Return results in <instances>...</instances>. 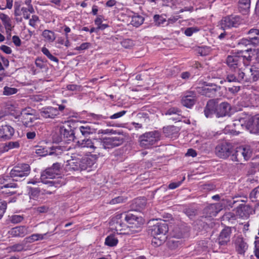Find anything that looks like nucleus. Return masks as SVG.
I'll return each mask as SVG.
<instances>
[{"label":"nucleus","mask_w":259,"mask_h":259,"mask_svg":"<svg viewBox=\"0 0 259 259\" xmlns=\"http://www.w3.org/2000/svg\"><path fill=\"white\" fill-rule=\"evenodd\" d=\"M139 218L131 213H122L116 215L110 223L111 229L117 234L131 235L141 230Z\"/></svg>","instance_id":"nucleus-1"},{"label":"nucleus","mask_w":259,"mask_h":259,"mask_svg":"<svg viewBox=\"0 0 259 259\" xmlns=\"http://www.w3.org/2000/svg\"><path fill=\"white\" fill-rule=\"evenodd\" d=\"M124 141L123 135L118 133L114 136L105 137L102 139H84L80 143L81 147L90 148L92 152L100 153L102 149H109L119 146Z\"/></svg>","instance_id":"nucleus-2"},{"label":"nucleus","mask_w":259,"mask_h":259,"mask_svg":"<svg viewBox=\"0 0 259 259\" xmlns=\"http://www.w3.org/2000/svg\"><path fill=\"white\" fill-rule=\"evenodd\" d=\"M249 50V49L244 51L241 50L227 57L226 62L230 70L236 69H242V68L250 65L251 56L246 55ZM250 50L251 51V49Z\"/></svg>","instance_id":"nucleus-3"},{"label":"nucleus","mask_w":259,"mask_h":259,"mask_svg":"<svg viewBox=\"0 0 259 259\" xmlns=\"http://www.w3.org/2000/svg\"><path fill=\"white\" fill-rule=\"evenodd\" d=\"M168 231L167 224L164 221L156 222L153 226H149L148 233L153 236L152 244L160 245L166 238L165 235Z\"/></svg>","instance_id":"nucleus-4"},{"label":"nucleus","mask_w":259,"mask_h":259,"mask_svg":"<svg viewBox=\"0 0 259 259\" xmlns=\"http://www.w3.org/2000/svg\"><path fill=\"white\" fill-rule=\"evenodd\" d=\"M252 150L249 145L241 146L234 148V152L231 155V160L233 161L244 162L248 160L251 157Z\"/></svg>","instance_id":"nucleus-5"},{"label":"nucleus","mask_w":259,"mask_h":259,"mask_svg":"<svg viewBox=\"0 0 259 259\" xmlns=\"http://www.w3.org/2000/svg\"><path fill=\"white\" fill-rule=\"evenodd\" d=\"M160 139V133L158 131L145 133L139 138L140 145L144 148H149L155 145Z\"/></svg>","instance_id":"nucleus-6"},{"label":"nucleus","mask_w":259,"mask_h":259,"mask_svg":"<svg viewBox=\"0 0 259 259\" xmlns=\"http://www.w3.org/2000/svg\"><path fill=\"white\" fill-rule=\"evenodd\" d=\"M30 172V166L26 163L18 164L10 172V177L14 181H21L27 177Z\"/></svg>","instance_id":"nucleus-7"},{"label":"nucleus","mask_w":259,"mask_h":259,"mask_svg":"<svg viewBox=\"0 0 259 259\" xmlns=\"http://www.w3.org/2000/svg\"><path fill=\"white\" fill-rule=\"evenodd\" d=\"M74 131L70 126L67 128L64 126H61L59 128L58 133L53 135V140L58 143L61 142L69 143L74 140Z\"/></svg>","instance_id":"nucleus-8"},{"label":"nucleus","mask_w":259,"mask_h":259,"mask_svg":"<svg viewBox=\"0 0 259 259\" xmlns=\"http://www.w3.org/2000/svg\"><path fill=\"white\" fill-rule=\"evenodd\" d=\"M234 152V147L232 144L228 142H222L218 144L215 148L216 155L223 159H226L230 156Z\"/></svg>","instance_id":"nucleus-9"},{"label":"nucleus","mask_w":259,"mask_h":259,"mask_svg":"<svg viewBox=\"0 0 259 259\" xmlns=\"http://www.w3.org/2000/svg\"><path fill=\"white\" fill-rule=\"evenodd\" d=\"M232 72L229 73L226 79L228 82H237L242 83H246V71L245 67L242 69H236L231 70Z\"/></svg>","instance_id":"nucleus-10"},{"label":"nucleus","mask_w":259,"mask_h":259,"mask_svg":"<svg viewBox=\"0 0 259 259\" xmlns=\"http://www.w3.org/2000/svg\"><path fill=\"white\" fill-rule=\"evenodd\" d=\"M61 165L60 163H54L52 166L46 169L41 174L40 179L41 181L46 180L47 179H53L56 176L59 174L61 171Z\"/></svg>","instance_id":"nucleus-11"},{"label":"nucleus","mask_w":259,"mask_h":259,"mask_svg":"<svg viewBox=\"0 0 259 259\" xmlns=\"http://www.w3.org/2000/svg\"><path fill=\"white\" fill-rule=\"evenodd\" d=\"M233 243L237 253L244 255L248 245L243 236L241 235H235L233 238Z\"/></svg>","instance_id":"nucleus-12"},{"label":"nucleus","mask_w":259,"mask_h":259,"mask_svg":"<svg viewBox=\"0 0 259 259\" xmlns=\"http://www.w3.org/2000/svg\"><path fill=\"white\" fill-rule=\"evenodd\" d=\"M34 110L30 107L22 109L19 116L25 126H31V124L35 120V118L34 117Z\"/></svg>","instance_id":"nucleus-13"},{"label":"nucleus","mask_w":259,"mask_h":259,"mask_svg":"<svg viewBox=\"0 0 259 259\" xmlns=\"http://www.w3.org/2000/svg\"><path fill=\"white\" fill-rule=\"evenodd\" d=\"M241 22V18L237 15H230L225 17L221 22V28L224 29L225 28L231 27H237Z\"/></svg>","instance_id":"nucleus-14"},{"label":"nucleus","mask_w":259,"mask_h":259,"mask_svg":"<svg viewBox=\"0 0 259 259\" xmlns=\"http://www.w3.org/2000/svg\"><path fill=\"white\" fill-rule=\"evenodd\" d=\"M255 213V210L248 204H240L236 208V213L240 218L248 219L251 214Z\"/></svg>","instance_id":"nucleus-15"},{"label":"nucleus","mask_w":259,"mask_h":259,"mask_svg":"<svg viewBox=\"0 0 259 259\" xmlns=\"http://www.w3.org/2000/svg\"><path fill=\"white\" fill-rule=\"evenodd\" d=\"M15 133L14 128L9 124L0 125V141L4 142L12 139Z\"/></svg>","instance_id":"nucleus-16"},{"label":"nucleus","mask_w":259,"mask_h":259,"mask_svg":"<svg viewBox=\"0 0 259 259\" xmlns=\"http://www.w3.org/2000/svg\"><path fill=\"white\" fill-rule=\"evenodd\" d=\"M197 94L195 91H188L185 93L181 100L182 104L188 108H191L196 103Z\"/></svg>","instance_id":"nucleus-17"},{"label":"nucleus","mask_w":259,"mask_h":259,"mask_svg":"<svg viewBox=\"0 0 259 259\" xmlns=\"http://www.w3.org/2000/svg\"><path fill=\"white\" fill-rule=\"evenodd\" d=\"M227 200L223 199L220 203L211 204L205 209V212L209 216L215 215L220 210L225 207V202Z\"/></svg>","instance_id":"nucleus-18"},{"label":"nucleus","mask_w":259,"mask_h":259,"mask_svg":"<svg viewBox=\"0 0 259 259\" xmlns=\"http://www.w3.org/2000/svg\"><path fill=\"white\" fill-rule=\"evenodd\" d=\"M245 128L251 133L259 134V115L248 118L245 124Z\"/></svg>","instance_id":"nucleus-19"},{"label":"nucleus","mask_w":259,"mask_h":259,"mask_svg":"<svg viewBox=\"0 0 259 259\" xmlns=\"http://www.w3.org/2000/svg\"><path fill=\"white\" fill-rule=\"evenodd\" d=\"M232 229L230 227H225L220 232L218 237L219 245L224 246L230 241Z\"/></svg>","instance_id":"nucleus-20"},{"label":"nucleus","mask_w":259,"mask_h":259,"mask_svg":"<svg viewBox=\"0 0 259 259\" xmlns=\"http://www.w3.org/2000/svg\"><path fill=\"white\" fill-rule=\"evenodd\" d=\"M231 109V106L227 102H222L220 104H216V116L220 117L229 115Z\"/></svg>","instance_id":"nucleus-21"},{"label":"nucleus","mask_w":259,"mask_h":259,"mask_svg":"<svg viewBox=\"0 0 259 259\" xmlns=\"http://www.w3.org/2000/svg\"><path fill=\"white\" fill-rule=\"evenodd\" d=\"M246 82L251 83L259 80V68L252 66L246 71Z\"/></svg>","instance_id":"nucleus-22"},{"label":"nucleus","mask_w":259,"mask_h":259,"mask_svg":"<svg viewBox=\"0 0 259 259\" xmlns=\"http://www.w3.org/2000/svg\"><path fill=\"white\" fill-rule=\"evenodd\" d=\"M41 116L45 118H54L57 116L59 112L58 108L51 106L44 107L40 110Z\"/></svg>","instance_id":"nucleus-23"},{"label":"nucleus","mask_w":259,"mask_h":259,"mask_svg":"<svg viewBox=\"0 0 259 259\" xmlns=\"http://www.w3.org/2000/svg\"><path fill=\"white\" fill-rule=\"evenodd\" d=\"M12 237H23L27 234V228L24 226H19L13 228L9 231Z\"/></svg>","instance_id":"nucleus-24"},{"label":"nucleus","mask_w":259,"mask_h":259,"mask_svg":"<svg viewBox=\"0 0 259 259\" xmlns=\"http://www.w3.org/2000/svg\"><path fill=\"white\" fill-rule=\"evenodd\" d=\"M216 103L213 100H209L204 108V113L206 117H211L213 114H215Z\"/></svg>","instance_id":"nucleus-25"},{"label":"nucleus","mask_w":259,"mask_h":259,"mask_svg":"<svg viewBox=\"0 0 259 259\" xmlns=\"http://www.w3.org/2000/svg\"><path fill=\"white\" fill-rule=\"evenodd\" d=\"M182 111L177 107H172L169 108L165 112L166 115H174L175 117H172L170 119L172 120L181 121L182 117Z\"/></svg>","instance_id":"nucleus-26"},{"label":"nucleus","mask_w":259,"mask_h":259,"mask_svg":"<svg viewBox=\"0 0 259 259\" xmlns=\"http://www.w3.org/2000/svg\"><path fill=\"white\" fill-rule=\"evenodd\" d=\"M179 127L174 125H169L164 127L163 131L165 136L170 138L176 137L178 136Z\"/></svg>","instance_id":"nucleus-27"},{"label":"nucleus","mask_w":259,"mask_h":259,"mask_svg":"<svg viewBox=\"0 0 259 259\" xmlns=\"http://www.w3.org/2000/svg\"><path fill=\"white\" fill-rule=\"evenodd\" d=\"M95 159L91 157H85L79 160L80 171L85 170L91 167L95 163Z\"/></svg>","instance_id":"nucleus-28"},{"label":"nucleus","mask_w":259,"mask_h":259,"mask_svg":"<svg viewBox=\"0 0 259 259\" xmlns=\"http://www.w3.org/2000/svg\"><path fill=\"white\" fill-rule=\"evenodd\" d=\"M65 167L66 171H80L79 161L72 160L68 161Z\"/></svg>","instance_id":"nucleus-29"},{"label":"nucleus","mask_w":259,"mask_h":259,"mask_svg":"<svg viewBox=\"0 0 259 259\" xmlns=\"http://www.w3.org/2000/svg\"><path fill=\"white\" fill-rule=\"evenodd\" d=\"M208 86V85H206L204 87L203 90V94L209 98H212L215 95L218 91V86L215 84H212L209 87H207Z\"/></svg>","instance_id":"nucleus-30"},{"label":"nucleus","mask_w":259,"mask_h":259,"mask_svg":"<svg viewBox=\"0 0 259 259\" xmlns=\"http://www.w3.org/2000/svg\"><path fill=\"white\" fill-rule=\"evenodd\" d=\"M252 44L253 46H256L259 44V36H249V39L243 38L242 39L239 45L247 46Z\"/></svg>","instance_id":"nucleus-31"},{"label":"nucleus","mask_w":259,"mask_h":259,"mask_svg":"<svg viewBox=\"0 0 259 259\" xmlns=\"http://www.w3.org/2000/svg\"><path fill=\"white\" fill-rule=\"evenodd\" d=\"M26 243L25 240L21 243H16L7 247V249L9 252H20L26 250L25 249Z\"/></svg>","instance_id":"nucleus-32"},{"label":"nucleus","mask_w":259,"mask_h":259,"mask_svg":"<svg viewBox=\"0 0 259 259\" xmlns=\"http://www.w3.org/2000/svg\"><path fill=\"white\" fill-rule=\"evenodd\" d=\"M246 122L247 119H246L244 118L241 117H238V118H236L233 121V125L237 130H238V131L237 132V134L240 133L239 130H240L242 128H243L244 127L245 128V124L246 123Z\"/></svg>","instance_id":"nucleus-33"},{"label":"nucleus","mask_w":259,"mask_h":259,"mask_svg":"<svg viewBox=\"0 0 259 259\" xmlns=\"http://www.w3.org/2000/svg\"><path fill=\"white\" fill-rule=\"evenodd\" d=\"M79 131L84 136H88L90 134L95 133L96 129L92 125H85L79 127Z\"/></svg>","instance_id":"nucleus-34"},{"label":"nucleus","mask_w":259,"mask_h":259,"mask_svg":"<svg viewBox=\"0 0 259 259\" xmlns=\"http://www.w3.org/2000/svg\"><path fill=\"white\" fill-rule=\"evenodd\" d=\"M42 36L45 41L49 42H53L56 39L55 33L51 30L46 29L43 31Z\"/></svg>","instance_id":"nucleus-35"},{"label":"nucleus","mask_w":259,"mask_h":259,"mask_svg":"<svg viewBox=\"0 0 259 259\" xmlns=\"http://www.w3.org/2000/svg\"><path fill=\"white\" fill-rule=\"evenodd\" d=\"M43 183L48 184L50 186H55L56 188L59 187L62 185H64V181L62 178H60V179H55L51 181L44 180L42 181Z\"/></svg>","instance_id":"nucleus-36"},{"label":"nucleus","mask_w":259,"mask_h":259,"mask_svg":"<svg viewBox=\"0 0 259 259\" xmlns=\"http://www.w3.org/2000/svg\"><path fill=\"white\" fill-rule=\"evenodd\" d=\"M144 18L140 15H134L132 17L131 24L136 27H139L143 23Z\"/></svg>","instance_id":"nucleus-37"},{"label":"nucleus","mask_w":259,"mask_h":259,"mask_svg":"<svg viewBox=\"0 0 259 259\" xmlns=\"http://www.w3.org/2000/svg\"><path fill=\"white\" fill-rule=\"evenodd\" d=\"M118 239L113 235L108 236L105 241V244L107 246L112 247L115 246L118 243Z\"/></svg>","instance_id":"nucleus-38"},{"label":"nucleus","mask_w":259,"mask_h":259,"mask_svg":"<svg viewBox=\"0 0 259 259\" xmlns=\"http://www.w3.org/2000/svg\"><path fill=\"white\" fill-rule=\"evenodd\" d=\"M47 234H34L31 235L28 237H26L25 238V241L26 243L27 242H33L35 241L42 240L45 235H46Z\"/></svg>","instance_id":"nucleus-39"},{"label":"nucleus","mask_w":259,"mask_h":259,"mask_svg":"<svg viewBox=\"0 0 259 259\" xmlns=\"http://www.w3.org/2000/svg\"><path fill=\"white\" fill-rule=\"evenodd\" d=\"M239 8L240 11L243 10L247 12L250 7V0H239Z\"/></svg>","instance_id":"nucleus-40"},{"label":"nucleus","mask_w":259,"mask_h":259,"mask_svg":"<svg viewBox=\"0 0 259 259\" xmlns=\"http://www.w3.org/2000/svg\"><path fill=\"white\" fill-rule=\"evenodd\" d=\"M57 149H59V148L57 147H53L51 150H50V151L48 153L47 152V151H41V149H36V153L37 154H39L41 156H45V155H57V154L56 153V151Z\"/></svg>","instance_id":"nucleus-41"},{"label":"nucleus","mask_w":259,"mask_h":259,"mask_svg":"<svg viewBox=\"0 0 259 259\" xmlns=\"http://www.w3.org/2000/svg\"><path fill=\"white\" fill-rule=\"evenodd\" d=\"M19 147L20 143L19 141L9 142L5 144L4 150L8 151L10 149L18 148Z\"/></svg>","instance_id":"nucleus-42"},{"label":"nucleus","mask_w":259,"mask_h":259,"mask_svg":"<svg viewBox=\"0 0 259 259\" xmlns=\"http://www.w3.org/2000/svg\"><path fill=\"white\" fill-rule=\"evenodd\" d=\"M249 198L252 201H256L259 199V186L254 188L250 193Z\"/></svg>","instance_id":"nucleus-43"},{"label":"nucleus","mask_w":259,"mask_h":259,"mask_svg":"<svg viewBox=\"0 0 259 259\" xmlns=\"http://www.w3.org/2000/svg\"><path fill=\"white\" fill-rule=\"evenodd\" d=\"M154 22L155 23V25L159 26L163 24L166 22V19L164 18L162 16L159 15H155L153 16Z\"/></svg>","instance_id":"nucleus-44"},{"label":"nucleus","mask_w":259,"mask_h":259,"mask_svg":"<svg viewBox=\"0 0 259 259\" xmlns=\"http://www.w3.org/2000/svg\"><path fill=\"white\" fill-rule=\"evenodd\" d=\"M185 213L190 219L193 218L196 214V209L193 208H186L184 210Z\"/></svg>","instance_id":"nucleus-45"},{"label":"nucleus","mask_w":259,"mask_h":259,"mask_svg":"<svg viewBox=\"0 0 259 259\" xmlns=\"http://www.w3.org/2000/svg\"><path fill=\"white\" fill-rule=\"evenodd\" d=\"M17 92V89L16 88L5 87L4 89L3 94L5 95L9 96L16 94Z\"/></svg>","instance_id":"nucleus-46"},{"label":"nucleus","mask_w":259,"mask_h":259,"mask_svg":"<svg viewBox=\"0 0 259 259\" xmlns=\"http://www.w3.org/2000/svg\"><path fill=\"white\" fill-rule=\"evenodd\" d=\"M39 21V17L37 15H32L31 18L29 19V24L35 28H36V23Z\"/></svg>","instance_id":"nucleus-47"},{"label":"nucleus","mask_w":259,"mask_h":259,"mask_svg":"<svg viewBox=\"0 0 259 259\" xmlns=\"http://www.w3.org/2000/svg\"><path fill=\"white\" fill-rule=\"evenodd\" d=\"M121 46L126 48L128 49L133 46V41L131 39H124L121 42Z\"/></svg>","instance_id":"nucleus-48"},{"label":"nucleus","mask_w":259,"mask_h":259,"mask_svg":"<svg viewBox=\"0 0 259 259\" xmlns=\"http://www.w3.org/2000/svg\"><path fill=\"white\" fill-rule=\"evenodd\" d=\"M210 52V48L207 47H199L198 49V53L201 56L207 55Z\"/></svg>","instance_id":"nucleus-49"},{"label":"nucleus","mask_w":259,"mask_h":259,"mask_svg":"<svg viewBox=\"0 0 259 259\" xmlns=\"http://www.w3.org/2000/svg\"><path fill=\"white\" fill-rule=\"evenodd\" d=\"M7 204L6 201L0 202V220L2 218L7 209Z\"/></svg>","instance_id":"nucleus-50"},{"label":"nucleus","mask_w":259,"mask_h":259,"mask_svg":"<svg viewBox=\"0 0 259 259\" xmlns=\"http://www.w3.org/2000/svg\"><path fill=\"white\" fill-rule=\"evenodd\" d=\"M126 199L124 198L122 196H118L112 199L109 202L111 204H116L120 203H122L125 201Z\"/></svg>","instance_id":"nucleus-51"},{"label":"nucleus","mask_w":259,"mask_h":259,"mask_svg":"<svg viewBox=\"0 0 259 259\" xmlns=\"http://www.w3.org/2000/svg\"><path fill=\"white\" fill-rule=\"evenodd\" d=\"M23 219L22 216L20 215H14L11 217L10 221L13 224H17L21 222Z\"/></svg>","instance_id":"nucleus-52"},{"label":"nucleus","mask_w":259,"mask_h":259,"mask_svg":"<svg viewBox=\"0 0 259 259\" xmlns=\"http://www.w3.org/2000/svg\"><path fill=\"white\" fill-rule=\"evenodd\" d=\"M135 204L139 208H143L146 205V200L144 198L142 199H136L135 200Z\"/></svg>","instance_id":"nucleus-53"},{"label":"nucleus","mask_w":259,"mask_h":259,"mask_svg":"<svg viewBox=\"0 0 259 259\" xmlns=\"http://www.w3.org/2000/svg\"><path fill=\"white\" fill-rule=\"evenodd\" d=\"M36 66L39 69H44L46 67V65L44 64V61L41 58H37L35 61Z\"/></svg>","instance_id":"nucleus-54"},{"label":"nucleus","mask_w":259,"mask_h":259,"mask_svg":"<svg viewBox=\"0 0 259 259\" xmlns=\"http://www.w3.org/2000/svg\"><path fill=\"white\" fill-rule=\"evenodd\" d=\"M126 113V111L122 110L120 112L114 113L111 115H109V118L112 119H117L123 116Z\"/></svg>","instance_id":"nucleus-55"},{"label":"nucleus","mask_w":259,"mask_h":259,"mask_svg":"<svg viewBox=\"0 0 259 259\" xmlns=\"http://www.w3.org/2000/svg\"><path fill=\"white\" fill-rule=\"evenodd\" d=\"M92 116L93 118L97 120H102L106 119L109 118V114L108 113L106 114H92Z\"/></svg>","instance_id":"nucleus-56"},{"label":"nucleus","mask_w":259,"mask_h":259,"mask_svg":"<svg viewBox=\"0 0 259 259\" xmlns=\"http://www.w3.org/2000/svg\"><path fill=\"white\" fill-rule=\"evenodd\" d=\"M91 46V44L90 42H84L81 44L80 46L76 47L74 50L76 51L84 50L89 49Z\"/></svg>","instance_id":"nucleus-57"},{"label":"nucleus","mask_w":259,"mask_h":259,"mask_svg":"<svg viewBox=\"0 0 259 259\" xmlns=\"http://www.w3.org/2000/svg\"><path fill=\"white\" fill-rule=\"evenodd\" d=\"M0 19L3 22L4 25L10 22L11 20L9 16L4 13H0Z\"/></svg>","instance_id":"nucleus-58"},{"label":"nucleus","mask_w":259,"mask_h":259,"mask_svg":"<svg viewBox=\"0 0 259 259\" xmlns=\"http://www.w3.org/2000/svg\"><path fill=\"white\" fill-rule=\"evenodd\" d=\"M185 180V177L183 178L182 181H179L177 182L171 183L169 184L168 187L169 189H174L178 187L182 184V181Z\"/></svg>","instance_id":"nucleus-59"},{"label":"nucleus","mask_w":259,"mask_h":259,"mask_svg":"<svg viewBox=\"0 0 259 259\" xmlns=\"http://www.w3.org/2000/svg\"><path fill=\"white\" fill-rule=\"evenodd\" d=\"M40 192L39 189L37 188H29V193L31 194V195L33 197L37 196Z\"/></svg>","instance_id":"nucleus-60"},{"label":"nucleus","mask_w":259,"mask_h":259,"mask_svg":"<svg viewBox=\"0 0 259 259\" xmlns=\"http://www.w3.org/2000/svg\"><path fill=\"white\" fill-rule=\"evenodd\" d=\"M15 12L14 14L16 16H20L21 13L20 12V5L17 2L15 3L14 5Z\"/></svg>","instance_id":"nucleus-61"},{"label":"nucleus","mask_w":259,"mask_h":259,"mask_svg":"<svg viewBox=\"0 0 259 259\" xmlns=\"http://www.w3.org/2000/svg\"><path fill=\"white\" fill-rule=\"evenodd\" d=\"M248 33L250 36H259V30L252 28L249 30Z\"/></svg>","instance_id":"nucleus-62"},{"label":"nucleus","mask_w":259,"mask_h":259,"mask_svg":"<svg viewBox=\"0 0 259 259\" xmlns=\"http://www.w3.org/2000/svg\"><path fill=\"white\" fill-rule=\"evenodd\" d=\"M12 40L13 43L15 44V45L17 47H19L21 46V41L20 39V38L17 36L14 35L12 37Z\"/></svg>","instance_id":"nucleus-63"},{"label":"nucleus","mask_w":259,"mask_h":259,"mask_svg":"<svg viewBox=\"0 0 259 259\" xmlns=\"http://www.w3.org/2000/svg\"><path fill=\"white\" fill-rule=\"evenodd\" d=\"M254 255L259 259V244H257V242L256 241H254Z\"/></svg>","instance_id":"nucleus-64"}]
</instances>
